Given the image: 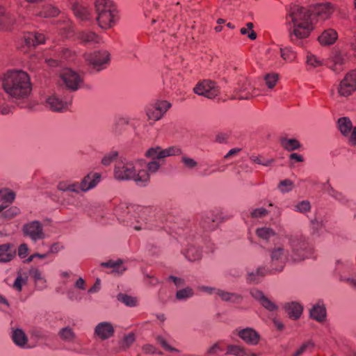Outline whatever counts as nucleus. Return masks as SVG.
I'll return each mask as SVG.
<instances>
[{
    "label": "nucleus",
    "mask_w": 356,
    "mask_h": 356,
    "mask_svg": "<svg viewBox=\"0 0 356 356\" xmlns=\"http://www.w3.org/2000/svg\"><path fill=\"white\" fill-rule=\"evenodd\" d=\"M257 95H258V93L250 82L247 79H244L238 83L234 93L227 97V99H248Z\"/></svg>",
    "instance_id": "12"
},
{
    "label": "nucleus",
    "mask_w": 356,
    "mask_h": 356,
    "mask_svg": "<svg viewBox=\"0 0 356 356\" xmlns=\"http://www.w3.org/2000/svg\"><path fill=\"white\" fill-rule=\"evenodd\" d=\"M216 293L222 301L240 304L243 300V296L238 293H229L222 290H218Z\"/></svg>",
    "instance_id": "26"
},
{
    "label": "nucleus",
    "mask_w": 356,
    "mask_h": 356,
    "mask_svg": "<svg viewBox=\"0 0 356 356\" xmlns=\"http://www.w3.org/2000/svg\"><path fill=\"white\" fill-rule=\"evenodd\" d=\"M181 162L186 168L189 169L194 168L197 165V163L193 159L187 156H183L181 157Z\"/></svg>",
    "instance_id": "59"
},
{
    "label": "nucleus",
    "mask_w": 356,
    "mask_h": 356,
    "mask_svg": "<svg viewBox=\"0 0 356 356\" xmlns=\"http://www.w3.org/2000/svg\"><path fill=\"white\" fill-rule=\"evenodd\" d=\"M333 11L331 3H318L314 6L313 12L320 19L325 20L330 17Z\"/></svg>",
    "instance_id": "22"
},
{
    "label": "nucleus",
    "mask_w": 356,
    "mask_h": 356,
    "mask_svg": "<svg viewBox=\"0 0 356 356\" xmlns=\"http://www.w3.org/2000/svg\"><path fill=\"white\" fill-rule=\"evenodd\" d=\"M143 351L145 354H156L158 353L159 355H162L163 353L161 351H156V348L151 344H146L144 345L142 348Z\"/></svg>",
    "instance_id": "62"
},
{
    "label": "nucleus",
    "mask_w": 356,
    "mask_h": 356,
    "mask_svg": "<svg viewBox=\"0 0 356 356\" xmlns=\"http://www.w3.org/2000/svg\"><path fill=\"white\" fill-rule=\"evenodd\" d=\"M102 180L99 172L92 171L87 174L81 181H79L80 193H86L95 188Z\"/></svg>",
    "instance_id": "14"
},
{
    "label": "nucleus",
    "mask_w": 356,
    "mask_h": 356,
    "mask_svg": "<svg viewBox=\"0 0 356 356\" xmlns=\"http://www.w3.org/2000/svg\"><path fill=\"white\" fill-rule=\"evenodd\" d=\"M59 10L51 5H47L42 8L39 15L43 17H54L58 15Z\"/></svg>",
    "instance_id": "40"
},
{
    "label": "nucleus",
    "mask_w": 356,
    "mask_h": 356,
    "mask_svg": "<svg viewBox=\"0 0 356 356\" xmlns=\"http://www.w3.org/2000/svg\"><path fill=\"white\" fill-rule=\"evenodd\" d=\"M318 40L321 45L328 47L334 44V30L327 29L324 30L318 36Z\"/></svg>",
    "instance_id": "30"
},
{
    "label": "nucleus",
    "mask_w": 356,
    "mask_h": 356,
    "mask_svg": "<svg viewBox=\"0 0 356 356\" xmlns=\"http://www.w3.org/2000/svg\"><path fill=\"white\" fill-rule=\"evenodd\" d=\"M71 8L74 16L81 21H86L91 17L89 7L82 2L71 0Z\"/></svg>",
    "instance_id": "16"
},
{
    "label": "nucleus",
    "mask_w": 356,
    "mask_h": 356,
    "mask_svg": "<svg viewBox=\"0 0 356 356\" xmlns=\"http://www.w3.org/2000/svg\"><path fill=\"white\" fill-rule=\"evenodd\" d=\"M17 250L12 243L0 245V262L6 263L13 260L16 256Z\"/></svg>",
    "instance_id": "20"
},
{
    "label": "nucleus",
    "mask_w": 356,
    "mask_h": 356,
    "mask_svg": "<svg viewBox=\"0 0 356 356\" xmlns=\"http://www.w3.org/2000/svg\"><path fill=\"white\" fill-rule=\"evenodd\" d=\"M12 339L14 343L19 347H25L28 342V337L25 332L19 328L13 331Z\"/></svg>",
    "instance_id": "31"
},
{
    "label": "nucleus",
    "mask_w": 356,
    "mask_h": 356,
    "mask_svg": "<svg viewBox=\"0 0 356 356\" xmlns=\"http://www.w3.org/2000/svg\"><path fill=\"white\" fill-rule=\"evenodd\" d=\"M348 59V56L345 51L341 50L335 49V65H342L346 63V61Z\"/></svg>",
    "instance_id": "53"
},
{
    "label": "nucleus",
    "mask_w": 356,
    "mask_h": 356,
    "mask_svg": "<svg viewBox=\"0 0 356 356\" xmlns=\"http://www.w3.org/2000/svg\"><path fill=\"white\" fill-rule=\"evenodd\" d=\"M194 295V291L192 288L187 286L184 289L178 290L176 293V298L178 300H186Z\"/></svg>",
    "instance_id": "47"
},
{
    "label": "nucleus",
    "mask_w": 356,
    "mask_h": 356,
    "mask_svg": "<svg viewBox=\"0 0 356 356\" xmlns=\"http://www.w3.org/2000/svg\"><path fill=\"white\" fill-rule=\"evenodd\" d=\"M166 5H159L158 8H155L152 11H151L150 14H147L145 13V15L147 17H151L152 23L154 26V29H157L159 31L165 32L166 31L170 26L172 25V22L170 20V15H169L168 18L165 20L163 17L160 15L159 13L161 11L164 12V8H165Z\"/></svg>",
    "instance_id": "10"
},
{
    "label": "nucleus",
    "mask_w": 356,
    "mask_h": 356,
    "mask_svg": "<svg viewBox=\"0 0 356 356\" xmlns=\"http://www.w3.org/2000/svg\"><path fill=\"white\" fill-rule=\"evenodd\" d=\"M114 332L115 330L113 325L108 322L100 323L95 329V334L102 340L111 337Z\"/></svg>",
    "instance_id": "19"
},
{
    "label": "nucleus",
    "mask_w": 356,
    "mask_h": 356,
    "mask_svg": "<svg viewBox=\"0 0 356 356\" xmlns=\"http://www.w3.org/2000/svg\"><path fill=\"white\" fill-rule=\"evenodd\" d=\"M294 186L293 181L286 179L280 181L277 185V188L282 193H286L291 191Z\"/></svg>",
    "instance_id": "44"
},
{
    "label": "nucleus",
    "mask_w": 356,
    "mask_h": 356,
    "mask_svg": "<svg viewBox=\"0 0 356 356\" xmlns=\"http://www.w3.org/2000/svg\"><path fill=\"white\" fill-rule=\"evenodd\" d=\"M238 335L248 345H257L260 341L259 334L252 328L247 327L243 329L238 332Z\"/></svg>",
    "instance_id": "18"
},
{
    "label": "nucleus",
    "mask_w": 356,
    "mask_h": 356,
    "mask_svg": "<svg viewBox=\"0 0 356 356\" xmlns=\"http://www.w3.org/2000/svg\"><path fill=\"white\" fill-rule=\"evenodd\" d=\"M16 197L15 193L8 188H2L0 189V202H2L3 205H8L13 202Z\"/></svg>",
    "instance_id": "33"
},
{
    "label": "nucleus",
    "mask_w": 356,
    "mask_h": 356,
    "mask_svg": "<svg viewBox=\"0 0 356 356\" xmlns=\"http://www.w3.org/2000/svg\"><path fill=\"white\" fill-rule=\"evenodd\" d=\"M118 156V152H111L106 154L102 159V163L104 165H109L114 159H116Z\"/></svg>",
    "instance_id": "57"
},
{
    "label": "nucleus",
    "mask_w": 356,
    "mask_h": 356,
    "mask_svg": "<svg viewBox=\"0 0 356 356\" xmlns=\"http://www.w3.org/2000/svg\"><path fill=\"white\" fill-rule=\"evenodd\" d=\"M291 257L296 261L304 260L313 253V247L303 236H293L289 239Z\"/></svg>",
    "instance_id": "5"
},
{
    "label": "nucleus",
    "mask_w": 356,
    "mask_h": 356,
    "mask_svg": "<svg viewBox=\"0 0 356 356\" xmlns=\"http://www.w3.org/2000/svg\"><path fill=\"white\" fill-rule=\"evenodd\" d=\"M117 299L118 301L124 303L125 305L129 307H134L136 305L137 303V300L136 298H134L125 293H119L117 296Z\"/></svg>",
    "instance_id": "43"
},
{
    "label": "nucleus",
    "mask_w": 356,
    "mask_h": 356,
    "mask_svg": "<svg viewBox=\"0 0 356 356\" xmlns=\"http://www.w3.org/2000/svg\"><path fill=\"white\" fill-rule=\"evenodd\" d=\"M337 125L340 132L344 136H347L350 131L353 128L352 122L348 117L340 118L337 121Z\"/></svg>",
    "instance_id": "35"
},
{
    "label": "nucleus",
    "mask_w": 356,
    "mask_h": 356,
    "mask_svg": "<svg viewBox=\"0 0 356 356\" xmlns=\"http://www.w3.org/2000/svg\"><path fill=\"white\" fill-rule=\"evenodd\" d=\"M171 106V103L167 100H156L146 107L147 118L149 120L158 121L164 116Z\"/></svg>",
    "instance_id": "7"
},
{
    "label": "nucleus",
    "mask_w": 356,
    "mask_h": 356,
    "mask_svg": "<svg viewBox=\"0 0 356 356\" xmlns=\"http://www.w3.org/2000/svg\"><path fill=\"white\" fill-rule=\"evenodd\" d=\"M193 91L198 95L204 96L209 99H214L220 94L219 87L210 80H203L198 82L193 88Z\"/></svg>",
    "instance_id": "11"
},
{
    "label": "nucleus",
    "mask_w": 356,
    "mask_h": 356,
    "mask_svg": "<svg viewBox=\"0 0 356 356\" xmlns=\"http://www.w3.org/2000/svg\"><path fill=\"white\" fill-rule=\"evenodd\" d=\"M256 234L260 238L268 240L271 236L275 234L273 229L269 227L259 228L256 230Z\"/></svg>",
    "instance_id": "48"
},
{
    "label": "nucleus",
    "mask_w": 356,
    "mask_h": 356,
    "mask_svg": "<svg viewBox=\"0 0 356 356\" xmlns=\"http://www.w3.org/2000/svg\"><path fill=\"white\" fill-rule=\"evenodd\" d=\"M268 207L270 209H266L263 207L252 209L250 212V215L253 218H261L266 216L269 213L273 211L275 216H280L281 209L278 207L274 206L272 203H269Z\"/></svg>",
    "instance_id": "21"
},
{
    "label": "nucleus",
    "mask_w": 356,
    "mask_h": 356,
    "mask_svg": "<svg viewBox=\"0 0 356 356\" xmlns=\"http://www.w3.org/2000/svg\"><path fill=\"white\" fill-rule=\"evenodd\" d=\"M286 24L293 40L309 38L315 29V22L311 11L307 8L297 5L291 6L288 11Z\"/></svg>",
    "instance_id": "2"
},
{
    "label": "nucleus",
    "mask_w": 356,
    "mask_h": 356,
    "mask_svg": "<svg viewBox=\"0 0 356 356\" xmlns=\"http://www.w3.org/2000/svg\"><path fill=\"white\" fill-rule=\"evenodd\" d=\"M280 54L282 58L288 63L293 62L296 58V53L291 47L281 48Z\"/></svg>",
    "instance_id": "42"
},
{
    "label": "nucleus",
    "mask_w": 356,
    "mask_h": 356,
    "mask_svg": "<svg viewBox=\"0 0 356 356\" xmlns=\"http://www.w3.org/2000/svg\"><path fill=\"white\" fill-rule=\"evenodd\" d=\"M11 19L6 14L5 8L0 6V30L6 31L10 29Z\"/></svg>",
    "instance_id": "38"
},
{
    "label": "nucleus",
    "mask_w": 356,
    "mask_h": 356,
    "mask_svg": "<svg viewBox=\"0 0 356 356\" xmlns=\"http://www.w3.org/2000/svg\"><path fill=\"white\" fill-rule=\"evenodd\" d=\"M100 265L104 268H111L112 273H118V274H122L126 270V268L123 266V261L120 259L116 261L109 260L106 262H102Z\"/></svg>",
    "instance_id": "29"
},
{
    "label": "nucleus",
    "mask_w": 356,
    "mask_h": 356,
    "mask_svg": "<svg viewBox=\"0 0 356 356\" xmlns=\"http://www.w3.org/2000/svg\"><path fill=\"white\" fill-rule=\"evenodd\" d=\"M356 90V70L348 72L340 82L338 92L343 97L349 96Z\"/></svg>",
    "instance_id": "13"
},
{
    "label": "nucleus",
    "mask_w": 356,
    "mask_h": 356,
    "mask_svg": "<svg viewBox=\"0 0 356 356\" xmlns=\"http://www.w3.org/2000/svg\"><path fill=\"white\" fill-rule=\"evenodd\" d=\"M260 304L266 309L273 312L277 309V305L272 302L270 299H268L266 296L263 298V300L260 302Z\"/></svg>",
    "instance_id": "58"
},
{
    "label": "nucleus",
    "mask_w": 356,
    "mask_h": 356,
    "mask_svg": "<svg viewBox=\"0 0 356 356\" xmlns=\"http://www.w3.org/2000/svg\"><path fill=\"white\" fill-rule=\"evenodd\" d=\"M186 257L188 260L195 261L201 259L202 253L196 248L191 246L186 251Z\"/></svg>",
    "instance_id": "45"
},
{
    "label": "nucleus",
    "mask_w": 356,
    "mask_h": 356,
    "mask_svg": "<svg viewBox=\"0 0 356 356\" xmlns=\"http://www.w3.org/2000/svg\"><path fill=\"white\" fill-rule=\"evenodd\" d=\"M11 112V106L4 97V95L0 92V115H8Z\"/></svg>",
    "instance_id": "49"
},
{
    "label": "nucleus",
    "mask_w": 356,
    "mask_h": 356,
    "mask_svg": "<svg viewBox=\"0 0 356 356\" xmlns=\"http://www.w3.org/2000/svg\"><path fill=\"white\" fill-rule=\"evenodd\" d=\"M292 209L295 211L306 213L311 210V204L308 200H301L294 203L292 206Z\"/></svg>",
    "instance_id": "39"
},
{
    "label": "nucleus",
    "mask_w": 356,
    "mask_h": 356,
    "mask_svg": "<svg viewBox=\"0 0 356 356\" xmlns=\"http://www.w3.org/2000/svg\"><path fill=\"white\" fill-rule=\"evenodd\" d=\"M284 250L282 247L275 248L271 251V262L270 268L269 269L270 273H275L281 272L284 266L283 261V255Z\"/></svg>",
    "instance_id": "15"
},
{
    "label": "nucleus",
    "mask_w": 356,
    "mask_h": 356,
    "mask_svg": "<svg viewBox=\"0 0 356 356\" xmlns=\"http://www.w3.org/2000/svg\"><path fill=\"white\" fill-rule=\"evenodd\" d=\"M26 283V280L22 278L21 274H19L15 280L13 287L18 292H21L22 290V285Z\"/></svg>",
    "instance_id": "60"
},
{
    "label": "nucleus",
    "mask_w": 356,
    "mask_h": 356,
    "mask_svg": "<svg viewBox=\"0 0 356 356\" xmlns=\"http://www.w3.org/2000/svg\"><path fill=\"white\" fill-rule=\"evenodd\" d=\"M306 63L308 67L315 68L321 65V61L316 56L308 53L306 57Z\"/></svg>",
    "instance_id": "51"
},
{
    "label": "nucleus",
    "mask_w": 356,
    "mask_h": 356,
    "mask_svg": "<svg viewBox=\"0 0 356 356\" xmlns=\"http://www.w3.org/2000/svg\"><path fill=\"white\" fill-rule=\"evenodd\" d=\"M72 104V98L60 92L51 93L45 97L43 105L53 112H65Z\"/></svg>",
    "instance_id": "6"
},
{
    "label": "nucleus",
    "mask_w": 356,
    "mask_h": 356,
    "mask_svg": "<svg viewBox=\"0 0 356 356\" xmlns=\"http://www.w3.org/2000/svg\"><path fill=\"white\" fill-rule=\"evenodd\" d=\"M284 309L288 316L293 320H298L300 318L303 307L298 302H291L284 305Z\"/></svg>",
    "instance_id": "23"
},
{
    "label": "nucleus",
    "mask_w": 356,
    "mask_h": 356,
    "mask_svg": "<svg viewBox=\"0 0 356 356\" xmlns=\"http://www.w3.org/2000/svg\"><path fill=\"white\" fill-rule=\"evenodd\" d=\"M348 138L349 143L353 145H356V127H353L346 136Z\"/></svg>",
    "instance_id": "64"
},
{
    "label": "nucleus",
    "mask_w": 356,
    "mask_h": 356,
    "mask_svg": "<svg viewBox=\"0 0 356 356\" xmlns=\"http://www.w3.org/2000/svg\"><path fill=\"white\" fill-rule=\"evenodd\" d=\"M84 58L90 65L98 71L106 68L110 61V54L106 50L86 54Z\"/></svg>",
    "instance_id": "9"
},
{
    "label": "nucleus",
    "mask_w": 356,
    "mask_h": 356,
    "mask_svg": "<svg viewBox=\"0 0 356 356\" xmlns=\"http://www.w3.org/2000/svg\"><path fill=\"white\" fill-rule=\"evenodd\" d=\"M96 21L102 29L114 26L118 20V10L112 0H94Z\"/></svg>",
    "instance_id": "4"
},
{
    "label": "nucleus",
    "mask_w": 356,
    "mask_h": 356,
    "mask_svg": "<svg viewBox=\"0 0 356 356\" xmlns=\"http://www.w3.org/2000/svg\"><path fill=\"white\" fill-rule=\"evenodd\" d=\"M60 58L67 63L73 62L75 54L68 49H63L60 52Z\"/></svg>",
    "instance_id": "56"
},
{
    "label": "nucleus",
    "mask_w": 356,
    "mask_h": 356,
    "mask_svg": "<svg viewBox=\"0 0 356 356\" xmlns=\"http://www.w3.org/2000/svg\"><path fill=\"white\" fill-rule=\"evenodd\" d=\"M226 355H234L235 356H258L257 354L252 353L250 350H246L243 347L229 345L227 348Z\"/></svg>",
    "instance_id": "32"
},
{
    "label": "nucleus",
    "mask_w": 356,
    "mask_h": 356,
    "mask_svg": "<svg viewBox=\"0 0 356 356\" xmlns=\"http://www.w3.org/2000/svg\"><path fill=\"white\" fill-rule=\"evenodd\" d=\"M181 154L178 147L172 146L163 149L159 146L149 148L145 156L152 159L146 162L144 159L116 161L113 177L119 181H133L138 186H146L150 182L151 175L156 173L161 167V160Z\"/></svg>",
    "instance_id": "1"
},
{
    "label": "nucleus",
    "mask_w": 356,
    "mask_h": 356,
    "mask_svg": "<svg viewBox=\"0 0 356 356\" xmlns=\"http://www.w3.org/2000/svg\"><path fill=\"white\" fill-rule=\"evenodd\" d=\"M57 28L59 33L65 38H70L72 35V23L67 17H63V19L58 24Z\"/></svg>",
    "instance_id": "34"
},
{
    "label": "nucleus",
    "mask_w": 356,
    "mask_h": 356,
    "mask_svg": "<svg viewBox=\"0 0 356 356\" xmlns=\"http://www.w3.org/2000/svg\"><path fill=\"white\" fill-rule=\"evenodd\" d=\"M31 335L38 339H45L47 336L44 332L39 328H34L31 332Z\"/></svg>",
    "instance_id": "63"
},
{
    "label": "nucleus",
    "mask_w": 356,
    "mask_h": 356,
    "mask_svg": "<svg viewBox=\"0 0 356 356\" xmlns=\"http://www.w3.org/2000/svg\"><path fill=\"white\" fill-rule=\"evenodd\" d=\"M57 189L62 192H72L80 193L79 181L71 179H62L57 184Z\"/></svg>",
    "instance_id": "24"
},
{
    "label": "nucleus",
    "mask_w": 356,
    "mask_h": 356,
    "mask_svg": "<svg viewBox=\"0 0 356 356\" xmlns=\"http://www.w3.org/2000/svg\"><path fill=\"white\" fill-rule=\"evenodd\" d=\"M135 334L132 332L125 335L120 342V348L122 350H127L130 346L135 341Z\"/></svg>",
    "instance_id": "50"
},
{
    "label": "nucleus",
    "mask_w": 356,
    "mask_h": 356,
    "mask_svg": "<svg viewBox=\"0 0 356 356\" xmlns=\"http://www.w3.org/2000/svg\"><path fill=\"white\" fill-rule=\"evenodd\" d=\"M0 83L5 93L15 99L28 97L32 90L29 75L19 69H9L4 72L0 77Z\"/></svg>",
    "instance_id": "3"
},
{
    "label": "nucleus",
    "mask_w": 356,
    "mask_h": 356,
    "mask_svg": "<svg viewBox=\"0 0 356 356\" xmlns=\"http://www.w3.org/2000/svg\"><path fill=\"white\" fill-rule=\"evenodd\" d=\"M309 316L318 322H323L326 317V309L323 305L316 304L310 309Z\"/></svg>",
    "instance_id": "28"
},
{
    "label": "nucleus",
    "mask_w": 356,
    "mask_h": 356,
    "mask_svg": "<svg viewBox=\"0 0 356 356\" xmlns=\"http://www.w3.org/2000/svg\"><path fill=\"white\" fill-rule=\"evenodd\" d=\"M79 38L85 44H93L102 42L101 37L92 31H83L79 33Z\"/></svg>",
    "instance_id": "27"
},
{
    "label": "nucleus",
    "mask_w": 356,
    "mask_h": 356,
    "mask_svg": "<svg viewBox=\"0 0 356 356\" xmlns=\"http://www.w3.org/2000/svg\"><path fill=\"white\" fill-rule=\"evenodd\" d=\"M279 80V74L277 73H269L264 76L265 84L269 89H273Z\"/></svg>",
    "instance_id": "46"
},
{
    "label": "nucleus",
    "mask_w": 356,
    "mask_h": 356,
    "mask_svg": "<svg viewBox=\"0 0 356 356\" xmlns=\"http://www.w3.org/2000/svg\"><path fill=\"white\" fill-rule=\"evenodd\" d=\"M314 346V344L312 341H306L293 354V356H300L307 349L313 348Z\"/></svg>",
    "instance_id": "55"
},
{
    "label": "nucleus",
    "mask_w": 356,
    "mask_h": 356,
    "mask_svg": "<svg viewBox=\"0 0 356 356\" xmlns=\"http://www.w3.org/2000/svg\"><path fill=\"white\" fill-rule=\"evenodd\" d=\"M156 340L157 343H159L165 350L168 351V352H176V353L179 352V350L178 349L170 346L163 337L157 336L156 338Z\"/></svg>",
    "instance_id": "52"
},
{
    "label": "nucleus",
    "mask_w": 356,
    "mask_h": 356,
    "mask_svg": "<svg viewBox=\"0 0 356 356\" xmlns=\"http://www.w3.org/2000/svg\"><path fill=\"white\" fill-rule=\"evenodd\" d=\"M23 38L28 47L43 44L45 41L44 35L40 33H26L24 35Z\"/></svg>",
    "instance_id": "25"
},
{
    "label": "nucleus",
    "mask_w": 356,
    "mask_h": 356,
    "mask_svg": "<svg viewBox=\"0 0 356 356\" xmlns=\"http://www.w3.org/2000/svg\"><path fill=\"white\" fill-rule=\"evenodd\" d=\"M250 159L252 162L258 164H261L263 165H268L270 163V161L265 159L264 156L261 155H252L250 156Z\"/></svg>",
    "instance_id": "61"
},
{
    "label": "nucleus",
    "mask_w": 356,
    "mask_h": 356,
    "mask_svg": "<svg viewBox=\"0 0 356 356\" xmlns=\"http://www.w3.org/2000/svg\"><path fill=\"white\" fill-rule=\"evenodd\" d=\"M60 79L65 87L72 90H78L83 84L82 75L71 68L63 69L60 74Z\"/></svg>",
    "instance_id": "8"
},
{
    "label": "nucleus",
    "mask_w": 356,
    "mask_h": 356,
    "mask_svg": "<svg viewBox=\"0 0 356 356\" xmlns=\"http://www.w3.org/2000/svg\"><path fill=\"white\" fill-rule=\"evenodd\" d=\"M19 213V209L16 207H12L8 209L7 210L4 211L3 214V219L5 220H9L15 216H17Z\"/></svg>",
    "instance_id": "54"
},
{
    "label": "nucleus",
    "mask_w": 356,
    "mask_h": 356,
    "mask_svg": "<svg viewBox=\"0 0 356 356\" xmlns=\"http://www.w3.org/2000/svg\"><path fill=\"white\" fill-rule=\"evenodd\" d=\"M240 33L241 35H247L251 40H254L257 38V33L254 31V24L252 22H248L242 27Z\"/></svg>",
    "instance_id": "41"
},
{
    "label": "nucleus",
    "mask_w": 356,
    "mask_h": 356,
    "mask_svg": "<svg viewBox=\"0 0 356 356\" xmlns=\"http://www.w3.org/2000/svg\"><path fill=\"white\" fill-rule=\"evenodd\" d=\"M22 230L24 236H29L33 241L44 238L41 224H24Z\"/></svg>",
    "instance_id": "17"
},
{
    "label": "nucleus",
    "mask_w": 356,
    "mask_h": 356,
    "mask_svg": "<svg viewBox=\"0 0 356 356\" xmlns=\"http://www.w3.org/2000/svg\"><path fill=\"white\" fill-rule=\"evenodd\" d=\"M58 336L63 341L67 342H72L76 338L74 332L70 327L62 328L58 332Z\"/></svg>",
    "instance_id": "36"
},
{
    "label": "nucleus",
    "mask_w": 356,
    "mask_h": 356,
    "mask_svg": "<svg viewBox=\"0 0 356 356\" xmlns=\"http://www.w3.org/2000/svg\"><path fill=\"white\" fill-rule=\"evenodd\" d=\"M282 146L289 151H293L298 149L300 144L298 140L294 138H283L281 139Z\"/></svg>",
    "instance_id": "37"
}]
</instances>
